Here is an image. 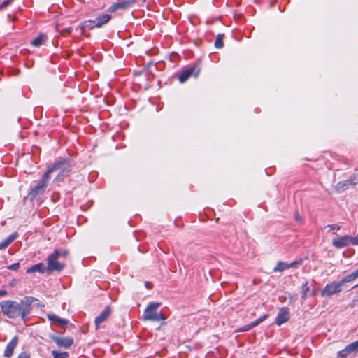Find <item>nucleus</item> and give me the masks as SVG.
I'll return each instance as SVG.
<instances>
[{
  "label": "nucleus",
  "instance_id": "nucleus-17",
  "mask_svg": "<svg viewBox=\"0 0 358 358\" xmlns=\"http://www.w3.org/2000/svg\"><path fill=\"white\" fill-rule=\"evenodd\" d=\"M45 271H46V267L45 264L42 262L38 263L36 264H34L31 267L29 268L27 271V273H32L38 272L41 273H43Z\"/></svg>",
  "mask_w": 358,
  "mask_h": 358
},
{
  "label": "nucleus",
  "instance_id": "nucleus-38",
  "mask_svg": "<svg viewBox=\"0 0 358 358\" xmlns=\"http://www.w3.org/2000/svg\"><path fill=\"white\" fill-rule=\"evenodd\" d=\"M295 217L297 220H301V217L298 213L295 215Z\"/></svg>",
  "mask_w": 358,
  "mask_h": 358
},
{
  "label": "nucleus",
  "instance_id": "nucleus-8",
  "mask_svg": "<svg viewBox=\"0 0 358 358\" xmlns=\"http://www.w3.org/2000/svg\"><path fill=\"white\" fill-rule=\"evenodd\" d=\"M52 341L59 347L69 348L73 343V339L71 337L52 336Z\"/></svg>",
  "mask_w": 358,
  "mask_h": 358
},
{
  "label": "nucleus",
  "instance_id": "nucleus-41",
  "mask_svg": "<svg viewBox=\"0 0 358 358\" xmlns=\"http://www.w3.org/2000/svg\"><path fill=\"white\" fill-rule=\"evenodd\" d=\"M143 1H145V0H143Z\"/></svg>",
  "mask_w": 358,
  "mask_h": 358
},
{
  "label": "nucleus",
  "instance_id": "nucleus-4",
  "mask_svg": "<svg viewBox=\"0 0 358 358\" xmlns=\"http://www.w3.org/2000/svg\"><path fill=\"white\" fill-rule=\"evenodd\" d=\"M161 303L152 302L148 305L142 315V320L145 321L159 322L166 319V316L157 309Z\"/></svg>",
  "mask_w": 358,
  "mask_h": 358
},
{
  "label": "nucleus",
  "instance_id": "nucleus-16",
  "mask_svg": "<svg viewBox=\"0 0 358 358\" xmlns=\"http://www.w3.org/2000/svg\"><path fill=\"white\" fill-rule=\"evenodd\" d=\"M47 317L50 321L52 322H55L58 324L59 326L65 327L68 324L69 321L66 319H62L54 313H48Z\"/></svg>",
  "mask_w": 358,
  "mask_h": 358
},
{
  "label": "nucleus",
  "instance_id": "nucleus-10",
  "mask_svg": "<svg viewBox=\"0 0 358 358\" xmlns=\"http://www.w3.org/2000/svg\"><path fill=\"white\" fill-rule=\"evenodd\" d=\"M351 236H343L336 239H334L332 241V245L338 248L341 249L345 247L348 246L350 244Z\"/></svg>",
  "mask_w": 358,
  "mask_h": 358
},
{
  "label": "nucleus",
  "instance_id": "nucleus-24",
  "mask_svg": "<svg viewBox=\"0 0 358 358\" xmlns=\"http://www.w3.org/2000/svg\"><path fill=\"white\" fill-rule=\"evenodd\" d=\"M223 37L224 34H220L216 37L215 41V47L216 48H222L224 46L223 43Z\"/></svg>",
  "mask_w": 358,
  "mask_h": 358
},
{
  "label": "nucleus",
  "instance_id": "nucleus-25",
  "mask_svg": "<svg viewBox=\"0 0 358 358\" xmlns=\"http://www.w3.org/2000/svg\"><path fill=\"white\" fill-rule=\"evenodd\" d=\"M53 358H68L69 353L67 352H58L53 350L52 352Z\"/></svg>",
  "mask_w": 358,
  "mask_h": 358
},
{
  "label": "nucleus",
  "instance_id": "nucleus-27",
  "mask_svg": "<svg viewBox=\"0 0 358 358\" xmlns=\"http://www.w3.org/2000/svg\"><path fill=\"white\" fill-rule=\"evenodd\" d=\"M95 27H96L95 21L89 20V21L85 22V24H84L85 28H88L89 29H92L94 28Z\"/></svg>",
  "mask_w": 358,
  "mask_h": 358
},
{
  "label": "nucleus",
  "instance_id": "nucleus-26",
  "mask_svg": "<svg viewBox=\"0 0 358 358\" xmlns=\"http://www.w3.org/2000/svg\"><path fill=\"white\" fill-rule=\"evenodd\" d=\"M355 280V278L354 276L352 275V274H349L346 275L345 278H343L341 280H340L341 283L343 286L345 283L352 282Z\"/></svg>",
  "mask_w": 358,
  "mask_h": 358
},
{
  "label": "nucleus",
  "instance_id": "nucleus-1",
  "mask_svg": "<svg viewBox=\"0 0 358 358\" xmlns=\"http://www.w3.org/2000/svg\"><path fill=\"white\" fill-rule=\"evenodd\" d=\"M38 299L31 296H25L19 303L7 300L0 303V307L3 315L8 317L14 319L20 317L24 321L31 313V304Z\"/></svg>",
  "mask_w": 358,
  "mask_h": 358
},
{
  "label": "nucleus",
  "instance_id": "nucleus-20",
  "mask_svg": "<svg viewBox=\"0 0 358 358\" xmlns=\"http://www.w3.org/2000/svg\"><path fill=\"white\" fill-rule=\"evenodd\" d=\"M350 186V184L348 180H345L338 182L335 186V189L336 190L337 192L340 193L348 189Z\"/></svg>",
  "mask_w": 358,
  "mask_h": 358
},
{
  "label": "nucleus",
  "instance_id": "nucleus-11",
  "mask_svg": "<svg viewBox=\"0 0 358 358\" xmlns=\"http://www.w3.org/2000/svg\"><path fill=\"white\" fill-rule=\"evenodd\" d=\"M199 73V70H198L196 66H192L184 71L179 76L178 79L180 83H184L193 74L195 77H196Z\"/></svg>",
  "mask_w": 358,
  "mask_h": 358
},
{
  "label": "nucleus",
  "instance_id": "nucleus-36",
  "mask_svg": "<svg viewBox=\"0 0 358 358\" xmlns=\"http://www.w3.org/2000/svg\"><path fill=\"white\" fill-rule=\"evenodd\" d=\"M352 275L355 277V280L358 278V268L351 273Z\"/></svg>",
  "mask_w": 358,
  "mask_h": 358
},
{
  "label": "nucleus",
  "instance_id": "nucleus-15",
  "mask_svg": "<svg viewBox=\"0 0 358 358\" xmlns=\"http://www.w3.org/2000/svg\"><path fill=\"white\" fill-rule=\"evenodd\" d=\"M267 317H268L267 314L264 315L263 316H262L259 318H258L257 320H256L255 322H251L249 324L243 326L242 327L238 329L236 331L237 332H243V331H249L250 329H251L255 327L256 326H257L258 324H259L261 322H264Z\"/></svg>",
  "mask_w": 358,
  "mask_h": 358
},
{
  "label": "nucleus",
  "instance_id": "nucleus-21",
  "mask_svg": "<svg viewBox=\"0 0 358 358\" xmlns=\"http://www.w3.org/2000/svg\"><path fill=\"white\" fill-rule=\"evenodd\" d=\"M47 39V36L45 34H40L38 36H37L36 38L32 40L31 42V45H33L35 47H39L41 45L44 41Z\"/></svg>",
  "mask_w": 358,
  "mask_h": 358
},
{
  "label": "nucleus",
  "instance_id": "nucleus-12",
  "mask_svg": "<svg viewBox=\"0 0 358 358\" xmlns=\"http://www.w3.org/2000/svg\"><path fill=\"white\" fill-rule=\"evenodd\" d=\"M289 318V312L287 308H282L275 318V323L280 326L283 323L288 321Z\"/></svg>",
  "mask_w": 358,
  "mask_h": 358
},
{
  "label": "nucleus",
  "instance_id": "nucleus-2",
  "mask_svg": "<svg viewBox=\"0 0 358 358\" xmlns=\"http://www.w3.org/2000/svg\"><path fill=\"white\" fill-rule=\"evenodd\" d=\"M68 255L66 250L55 249L47 258L48 266L46 271L49 273L54 271H61L65 267V264L59 261L60 257L65 258Z\"/></svg>",
  "mask_w": 358,
  "mask_h": 358
},
{
  "label": "nucleus",
  "instance_id": "nucleus-31",
  "mask_svg": "<svg viewBox=\"0 0 358 358\" xmlns=\"http://www.w3.org/2000/svg\"><path fill=\"white\" fill-rule=\"evenodd\" d=\"M327 228H329L331 230H340L341 229V227L338 224H328L327 226Z\"/></svg>",
  "mask_w": 358,
  "mask_h": 358
},
{
  "label": "nucleus",
  "instance_id": "nucleus-6",
  "mask_svg": "<svg viewBox=\"0 0 358 358\" xmlns=\"http://www.w3.org/2000/svg\"><path fill=\"white\" fill-rule=\"evenodd\" d=\"M342 284L340 281L333 282L327 284L321 292L322 296L330 297L334 294H338L342 291Z\"/></svg>",
  "mask_w": 358,
  "mask_h": 358
},
{
  "label": "nucleus",
  "instance_id": "nucleus-39",
  "mask_svg": "<svg viewBox=\"0 0 358 358\" xmlns=\"http://www.w3.org/2000/svg\"><path fill=\"white\" fill-rule=\"evenodd\" d=\"M13 0H7V1L9 2V4H10L13 2Z\"/></svg>",
  "mask_w": 358,
  "mask_h": 358
},
{
  "label": "nucleus",
  "instance_id": "nucleus-34",
  "mask_svg": "<svg viewBox=\"0 0 358 358\" xmlns=\"http://www.w3.org/2000/svg\"><path fill=\"white\" fill-rule=\"evenodd\" d=\"M17 358H30V355L27 352H22L19 355Z\"/></svg>",
  "mask_w": 358,
  "mask_h": 358
},
{
  "label": "nucleus",
  "instance_id": "nucleus-30",
  "mask_svg": "<svg viewBox=\"0 0 358 358\" xmlns=\"http://www.w3.org/2000/svg\"><path fill=\"white\" fill-rule=\"evenodd\" d=\"M20 263L17 262V263L13 264L11 265H9L7 268L9 270L16 271L20 268Z\"/></svg>",
  "mask_w": 358,
  "mask_h": 358
},
{
  "label": "nucleus",
  "instance_id": "nucleus-18",
  "mask_svg": "<svg viewBox=\"0 0 358 358\" xmlns=\"http://www.w3.org/2000/svg\"><path fill=\"white\" fill-rule=\"evenodd\" d=\"M18 234L14 232L10 234L4 241L0 243V250L6 249L17 237Z\"/></svg>",
  "mask_w": 358,
  "mask_h": 358
},
{
  "label": "nucleus",
  "instance_id": "nucleus-13",
  "mask_svg": "<svg viewBox=\"0 0 358 358\" xmlns=\"http://www.w3.org/2000/svg\"><path fill=\"white\" fill-rule=\"evenodd\" d=\"M18 343V337L14 336L12 340L7 344L3 355L5 357L10 358L13 355V351Z\"/></svg>",
  "mask_w": 358,
  "mask_h": 358
},
{
  "label": "nucleus",
  "instance_id": "nucleus-33",
  "mask_svg": "<svg viewBox=\"0 0 358 358\" xmlns=\"http://www.w3.org/2000/svg\"><path fill=\"white\" fill-rule=\"evenodd\" d=\"M9 4V2L7 1V0H5L3 1L1 4H0V10H2L4 8L7 7Z\"/></svg>",
  "mask_w": 358,
  "mask_h": 358
},
{
  "label": "nucleus",
  "instance_id": "nucleus-3",
  "mask_svg": "<svg viewBox=\"0 0 358 358\" xmlns=\"http://www.w3.org/2000/svg\"><path fill=\"white\" fill-rule=\"evenodd\" d=\"M72 160L69 158H66L58 160L52 166L49 167L48 170L50 173L55 171L60 170L56 180H62L64 178L69 176L72 171Z\"/></svg>",
  "mask_w": 358,
  "mask_h": 358
},
{
  "label": "nucleus",
  "instance_id": "nucleus-35",
  "mask_svg": "<svg viewBox=\"0 0 358 358\" xmlns=\"http://www.w3.org/2000/svg\"><path fill=\"white\" fill-rule=\"evenodd\" d=\"M350 244L354 245H358V238L357 237H355V238L351 237Z\"/></svg>",
  "mask_w": 358,
  "mask_h": 358
},
{
  "label": "nucleus",
  "instance_id": "nucleus-22",
  "mask_svg": "<svg viewBox=\"0 0 358 358\" xmlns=\"http://www.w3.org/2000/svg\"><path fill=\"white\" fill-rule=\"evenodd\" d=\"M301 299H305L308 296L313 295V292L310 290L309 287L308 286V282H305L301 287Z\"/></svg>",
  "mask_w": 358,
  "mask_h": 358
},
{
  "label": "nucleus",
  "instance_id": "nucleus-32",
  "mask_svg": "<svg viewBox=\"0 0 358 358\" xmlns=\"http://www.w3.org/2000/svg\"><path fill=\"white\" fill-rule=\"evenodd\" d=\"M72 31V28L71 27H67V28H65L64 29L61 33L63 34V35H65V34H71Z\"/></svg>",
  "mask_w": 358,
  "mask_h": 358
},
{
  "label": "nucleus",
  "instance_id": "nucleus-14",
  "mask_svg": "<svg viewBox=\"0 0 358 358\" xmlns=\"http://www.w3.org/2000/svg\"><path fill=\"white\" fill-rule=\"evenodd\" d=\"M136 2V0H127L113 4L109 8L110 12H115L119 9H126Z\"/></svg>",
  "mask_w": 358,
  "mask_h": 358
},
{
  "label": "nucleus",
  "instance_id": "nucleus-7",
  "mask_svg": "<svg viewBox=\"0 0 358 358\" xmlns=\"http://www.w3.org/2000/svg\"><path fill=\"white\" fill-rule=\"evenodd\" d=\"M358 353V341L348 345L344 349L337 352L338 358H345L348 355Z\"/></svg>",
  "mask_w": 358,
  "mask_h": 358
},
{
  "label": "nucleus",
  "instance_id": "nucleus-28",
  "mask_svg": "<svg viewBox=\"0 0 358 358\" xmlns=\"http://www.w3.org/2000/svg\"><path fill=\"white\" fill-rule=\"evenodd\" d=\"M303 260L301 259L294 261L290 264H288L289 268H296L298 266L302 264Z\"/></svg>",
  "mask_w": 358,
  "mask_h": 358
},
{
  "label": "nucleus",
  "instance_id": "nucleus-40",
  "mask_svg": "<svg viewBox=\"0 0 358 358\" xmlns=\"http://www.w3.org/2000/svg\"><path fill=\"white\" fill-rule=\"evenodd\" d=\"M13 0H7V1L9 2V4H10L13 2Z\"/></svg>",
  "mask_w": 358,
  "mask_h": 358
},
{
  "label": "nucleus",
  "instance_id": "nucleus-19",
  "mask_svg": "<svg viewBox=\"0 0 358 358\" xmlns=\"http://www.w3.org/2000/svg\"><path fill=\"white\" fill-rule=\"evenodd\" d=\"M111 18V16L108 14H104L98 17L96 20V27H101L103 25L106 24Z\"/></svg>",
  "mask_w": 358,
  "mask_h": 358
},
{
  "label": "nucleus",
  "instance_id": "nucleus-37",
  "mask_svg": "<svg viewBox=\"0 0 358 358\" xmlns=\"http://www.w3.org/2000/svg\"><path fill=\"white\" fill-rule=\"evenodd\" d=\"M6 294H7V291L3 290V289L0 290V297H1V296H6Z\"/></svg>",
  "mask_w": 358,
  "mask_h": 358
},
{
  "label": "nucleus",
  "instance_id": "nucleus-5",
  "mask_svg": "<svg viewBox=\"0 0 358 358\" xmlns=\"http://www.w3.org/2000/svg\"><path fill=\"white\" fill-rule=\"evenodd\" d=\"M50 179V173L48 170L42 176L41 180L29 192L31 199H34L37 196L43 194Z\"/></svg>",
  "mask_w": 358,
  "mask_h": 358
},
{
  "label": "nucleus",
  "instance_id": "nucleus-9",
  "mask_svg": "<svg viewBox=\"0 0 358 358\" xmlns=\"http://www.w3.org/2000/svg\"><path fill=\"white\" fill-rule=\"evenodd\" d=\"M111 309L106 306L95 319L96 329H99L101 323L104 322L110 316Z\"/></svg>",
  "mask_w": 358,
  "mask_h": 358
},
{
  "label": "nucleus",
  "instance_id": "nucleus-23",
  "mask_svg": "<svg viewBox=\"0 0 358 358\" xmlns=\"http://www.w3.org/2000/svg\"><path fill=\"white\" fill-rule=\"evenodd\" d=\"M289 268L288 264L283 262H278L276 266L273 268L274 272H282Z\"/></svg>",
  "mask_w": 358,
  "mask_h": 358
},
{
  "label": "nucleus",
  "instance_id": "nucleus-29",
  "mask_svg": "<svg viewBox=\"0 0 358 358\" xmlns=\"http://www.w3.org/2000/svg\"><path fill=\"white\" fill-rule=\"evenodd\" d=\"M350 184V186H355V185H357L358 183V180H357V176L355 175L352 176L349 179H348Z\"/></svg>",
  "mask_w": 358,
  "mask_h": 358
}]
</instances>
